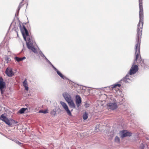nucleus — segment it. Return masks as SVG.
<instances>
[{
	"instance_id": "1",
	"label": "nucleus",
	"mask_w": 149,
	"mask_h": 149,
	"mask_svg": "<svg viewBox=\"0 0 149 149\" xmlns=\"http://www.w3.org/2000/svg\"><path fill=\"white\" fill-rule=\"evenodd\" d=\"M136 42L135 45V58L134 61H136L139 65L142 66H145V64L143 61L142 60L140 56V47L141 41V38L142 34V31H136Z\"/></svg>"
},
{
	"instance_id": "2",
	"label": "nucleus",
	"mask_w": 149,
	"mask_h": 149,
	"mask_svg": "<svg viewBox=\"0 0 149 149\" xmlns=\"http://www.w3.org/2000/svg\"><path fill=\"white\" fill-rule=\"evenodd\" d=\"M142 0H139V20L137 24L136 31H142L143 26V12Z\"/></svg>"
},
{
	"instance_id": "3",
	"label": "nucleus",
	"mask_w": 149,
	"mask_h": 149,
	"mask_svg": "<svg viewBox=\"0 0 149 149\" xmlns=\"http://www.w3.org/2000/svg\"><path fill=\"white\" fill-rule=\"evenodd\" d=\"M110 100L111 101H109V102L107 103V108L109 110H113L116 109L117 108V106L116 103V100L114 99Z\"/></svg>"
},
{
	"instance_id": "4",
	"label": "nucleus",
	"mask_w": 149,
	"mask_h": 149,
	"mask_svg": "<svg viewBox=\"0 0 149 149\" xmlns=\"http://www.w3.org/2000/svg\"><path fill=\"white\" fill-rule=\"evenodd\" d=\"M138 69L139 68L137 65L134 64L132 65L128 73L130 75L134 74L138 71Z\"/></svg>"
},
{
	"instance_id": "5",
	"label": "nucleus",
	"mask_w": 149,
	"mask_h": 149,
	"mask_svg": "<svg viewBox=\"0 0 149 149\" xmlns=\"http://www.w3.org/2000/svg\"><path fill=\"white\" fill-rule=\"evenodd\" d=\"M60 103L62 106V107L63 108V109L65 110L67 114L69 115L70 116H72V113L69 109L68 107L67 104L65 102H62L61 101L60 102Z\"/></svg>"
},
{
	"instance_id": "6",
	"label": "nucleus",
	"mask_w": 149,
	"mask_h": 149,
	"mask_svg": "<svg viewBox=\"0 0 149 149\" xmlns=\"http://www.w3.org/2000/svg\"><path fill=\"white\" fill-rule=\"evenodd\" d=\"M120 137L123 138L125 137L130 136L132 135V133L129 132H127L126 130H123L120 132Z\"/></svg>"
},
{
	"instance_id": "7",
	"label": "nucleus",
	"mask_w": 149,
	"mask_h": 149,
	"mask_svg": "<svg viewBox=\"0 0 149 149\" xmlns=\"http://www.w3.org/2000/svg\"><path fill=\"white\" fill-rule=\"evenodd\" d=\"M0 120L5 122L7 124L10 125V122L7 117L4 116V114H2L0 116Z\"/></svg>"
},
{
	"instance_id": "8",
	"label": "nucleus",
	"mask_w": 149,
	"mask_h": 149,
	"mask_svg": "<svg viewBox=\"0 0 149 149\" xmlns=\"http://www.w3.org/2000/svg\"><path fill=\"white\" fill-rule=\"evenodd\" d=\"M26 45L28 49H31L32 52L35 53L37 52L36 49L34 47L32 43L27 42Z\"/></svg>"
},
{
	"instance_id": "9",
	"label": "nucleus",
	"mask_w": 149,
	"mask_h": 149,
	"mask_svg": "<svg viewBox=\"0 0 149 149\" xmlns=\"http://www.w3.org/2000/svg\"><path fill=\"white\" fill-rule=\"evenodd\" d=\"M123 81L125 83H129L132 81V77L131 76H129L128 74L126 75V76L123 78L121 80Z\"/></svg>"
},
{
	"instance_id": "10",
	"label": "nucleus",
	"mask_w": 149,
	"mask_h": 149,
	"mask_svg": "<svg viewBox=\"0 0 149 149\" xmlns=\"http://www.w3.org/2000/svg\"><path fill=\"white\" fill-rule=\"evenodd\" d=\"M20 28L23 36H24V34H25L27 36H29L28 32L24 25H23L22 28L20 26Z\"/></svg>"
},
{
	"instance_id": "11",
	"label": "nucleus",
	"mask_w": 149,
	"mask_h": 149,
	"mask_svg": "<svg viewBox=\"0 0 149 149\" xmlns=\"http://www.w3.org/2000/svg\"><path fill=\"white\" fill-rule=\"evenodd\" d=\"M6 73L9 77H12L14 74V73L11 68H7L6 71Z\"/></svg>"
},
{
	"instance_id": "12",
	"label": "nucleus",
	"mask_w": 149,
	"mask_h": 149,
	"mask_svg": "<svg viewBox=\"0 0 149 149\" xmlns=\"http://www.w3.org/2000/svg\"><path fill=\"white\" fill-rule=\"evenodd\" d=\"M121 86L120 84L116 83L114 84L113 85L111 86V88H112L113 90H115L117 91L119 90L120 87Z\"/></svg>"
},
{
	"instance_id": "13",
	"label": "nucleus",
	"mask_w": 149,
	"mask_h": 149,
	"mask_svg": "<svg viewBox=\"0 0 149 149\" xmlns=\"http://www.w3.org/2000/svg\"><path fill=\"white\" fill-rule=\"evenodd\" d=\"M63 95L67 102L72 100L70 96L67 93H64Z\"/></svg>"
},
{
	"instance_id": "14",
	"label": "nucleus",
	"mask_w": 149,
	"mask_h": 149,
	"mask_svg": "<svg viewBox=\"0 0 149 149\" xmlns=\"http://www.w3.org/2000/svg\"><path fill=\"white\" fill-rule=\"evenodd\" d=\"M76 103L78 107H79L80 106V104L81 102V97L79 95H77L76 96Z\"/></svg>"
},
{
	"instance_id": "15",
	"label": "nucleus",
	"mask_w": 149,
	"mask_h": 149,
	"mask_svg": "<svg viewBox=\"0 0 149 149\" xmlns=\"http://www.w3.org/2000/svg\"><path fill=\"white\" fill-rule=\"evenodd\" d=\"M6 83L3 81V79L1 77L0 78V88L3 89L5 87Z\"/></svg>"
},
{
	"instance_id": "16",
	"label": "nucleus",
	"mask_w": 149,
	"mask_h": 149,
	"mask_svg": "<svg viewBox=\"0 0 149 149\" xmlns=\"http://www.w3.org/2000/svg\"><path fill=\"white\" fill-rule=\"evenodd\" d=\"M69 107L71 108H75L76 107L75 105L72 100L67 102Z\"/></svg>"
},
{
	"instance_id": "17",
	"label": "nucleus",
	"mask_w": 149,
	"mask_h": 149,
	"mask_svg": "<svg viewBox=\"0 0 149 149\" xmlns=\"http://www.w3.org/2000/svg\"><path fill=\"white\" fill-rule=\"evenodd\" d=\"M23 86L25 87L26 90L28 91L29 89V88L28 87L27 79H26L23 83Z\"/></svg>"
},
{
	"instance_id": "18",
	"label": "nucleus",
	"mask_w": 149,
	"mask_h": 149,
	"mask_svg": "<svg viewBox=\"0 0 149 149\" xmlns=\"http://www.w3.org/2000/svg\"><path fill=\"white\" fill-rule=\"evenodd\" d=\"M25 58V57L22 58H19L17 57H15L14 58L15 60L18 62L21 61Z\"/></svg>"
},
{
	"instance_id": "19",
	"label": "nucleus",
	"mask_w": 149,
	"mask_h": 149,
	"mask_svg": "<svg viewBox=\"0 0 149 149\" xmlns=\"http://www.w3.org/2000/svg\"><path fill=\"white\" fill-rule=\"evenodd\" d=\"M25 1V2H27L28 0H22V1L20 3L18 7V10H19L20 8L23 6L24 3H23V2Z\"/></svg>"
},
{
	"instance_id": "20",
	"label": "nucleus",
	"mask_w": 149,
	"mask_h": 149,
	"mask_svg": "<svg viewBox=\"0 0 149 149\" xmlns=\"http://www.w3.org/2000/svg\"><path fill=\"white\" fill-rule=\"evenodd\" d=\"M57 74L62 79H65V77L58 70L57 71Z\"/></svg>"
},
{
	"instance_id": "21",
	"label": "nucleus",
	"mask_w": 149,
	"mask_h": 149,
	"mask_svg": "<svg viewBox=\"0 0 149 149\" xmlns=\"http://www.w3.org/2000/svg\"><path fill=\"white\" fill-rule=\"evenodd\" d=\"M27 109V108H21L19 111V113L22 114L24 113V111Z\"/></svg>"
},
{
	"instance_id": "22",
	"label": "nucleus",
	"mask_w": 149,
	"mask_h": 149,
	"mask_svg": "<svg viewBox=\"0 0 149 149\" xmlns=\"http://www.w3.org/2000/svg\"><path fill=\"white\" fill-rule=\"evenodd\" d=\"M83 118L84 120L86 119L88 117V114L86 113H85L83 115Z\"/></svg>"
},
{
	"instance_id": "23",
	"label": "nucleus",
	"mask_w": 149,
	"mask_h": 149,
	"mask_svg": "<svg viewBox=\"0 0 149 149\" xmlns=\"http://www.w3.org/2000/svg\"><path fill=\"white\" fill-rule=\"evenodd\" d=\"M115 142L117 143H119L120 142V139L118 136H116L115 139Z\"/></svg>"
},
{
	"instance_id": "24",
	"label": "nucleus",
	"mask_w": 149,
	"mask_h": 149,
	"mask_svg": "<svg viewBox=\"0 0 149 149\" xmlns=\"http://www.w3.org/2000/svg\"><path fill=\"white\" fill-rule=\"evenodd\" d=\"M51 114L54 117L56 115V112L54 111V110H53L51 112Z\"/></svg>"
},
{
	"instance_id": "25",
	"label": "nucleus",
	"mask_w": 149,
	"mask_h": 149,
	"mask_svg": "<svg viewBox=\"0 0 149 149\" xmlns=\"http://www.w3.org/2000/svg\"><path fill=\"white\" fill-rule=\"evenodd\" d=\"M5 60L8 63L10 61V59L8 56H6L5 57Z\"/></svg>"
},
{
	"instance_id": "26",
	"label": "nucleus",
	"mask_w": 149,
	"mask_h": 149,
	"mask_svg": "<svg viewBox=\"0 0 149 149\" xmlns=\"http://www.w3.org/2000/svg\"><path fill=\"white\" fill-rule=\"evenodd\" d=\"M39 113H48L47 111V110H41L39 111Z\"/></svg>"
},
{
	"instance_id": "27",
	"label": "nucleus",
	"mask_w": 149,
	"mask_h": 149,
	"mask_svg": "<svg viewBox=\"0 0 149 149\" xmlns=\"http://www.w3.org/2000/svg\"><path fill=\"white\" fill-rule=\"evenodd\" d=\"M15 142L16 143H17V144H18L19 145H20L21 146H22L21 145L23 144L22 143H21L19 141H15Z\"/></svg>"
},
{
	"instance_id": "28",
	"label": "nucleus",
	"mask_w": 149,
	"mask_h": 149,
	"mask_svg": "<svg viewBox=\"0 0 149 149\" xmlns=\"http://www.w3.org/2000/svg\"><path fill=\"white\" fill-rule=\"evenodd\" d=\"M0 89L1 90V94L2 95L3 94V92H4V91H3V89L0 88Z\"/></svg>"
},
{
	"instance_id": "29",
	"label": "nucleus",
	"mask_w": 149,
	"mask_h": 149,
	"mask_svg": "<svg viewBox=\"0 0 149 149\" xmlns=\"http://www.w3.org/2000/svg\"><path fill=\"white\" fill-rule=\"evenodd\" d=\"M27 40L28 41V42H31V39L30 38H27Z\"/></svg>"
},
{
	"instance_id": "30",
	"label": "nucleus",
	"mask_w": 149,
	"mask_h": 149,
	"mask_svg": "<svg viewBox=\"0 0 149 149\" xmlns=\"http://www.w3.org/2000/svg\"><path fill=\"white\" fill-rule=\"evenodd\" d=\"M53 68L56 71V72L58 71V70L55 67H54Z\"/></svg>"
},
{
	"instance_id": "31",
	"label": "nucleus",
	"mask_w": 149,
	"mask_h": 149,
	"mask_svg": "<svg viewBox=\"0 0 149 149\" xmlns=\"http://www.w3.org/2000/svg\"><path fill=\"white\" fill-rule=\"evenodd\" d=\"M52 67H53V68H54V67L52 64Z\"/></svg>"
},
{
	"instance_id": "32",
	"label": "nucleus",
	"mask_w": 149,
	"mask_h": 149,
	"mask_svg": "<svg viewBox=\"0 0 149 149\" xmlns=\"http://www.w3.org/2000/svg\"><path fill=\"white\" fill-rule=\"evenodd\" d=\"M52 67H53V68H54V67L52 64Z\"/></svg>"
},
{
	"instance_id": "33",
	"label": "nucleus",
	"mask_w": 149,
	"mask_h": 149,
	"mask_svg": "<svg viewBox=\"0 0 149 149\" xmlns=\"http://www.w3.org/2000/svg\"><path fill=\"white\" fill-rule=\"evenodd\" d=\"M141 149H143V148H142Z\"/></svg>"
}]
</instances>
